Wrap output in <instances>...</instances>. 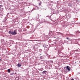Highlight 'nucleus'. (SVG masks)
<instances>
[{"label": "nucleus", "instance_id": "1", "mask_svg": "<svg viewBox=\"0 0 80 80\" xmlns=\"http://www.w3.org/2000/svg\"><path fill=\"white\" fill-rule=\"evenodd\" d=\"M16 31H17L16 30H14L13 32H12V34L14 35H16V34H17V32H16Z\"/></svg>", "mask_w": 80, "mask_h": 80}, {"label": "nucleus", "instance_id": "2", "mask_svg": "<svg viewBox=\"0 0 80 80\" xmlns=\"http://www.w3.org/2000/svg\"><path fill=\"white\" fill-rule=\"evenodd\" d=\"M17 66H18V68H20V67H21L22 66V65L21 64H20L18 63L17 64Z\"/></svg>", "mask_w": 80, "mask_h": 80}, {"label": "nucleus", "instance_id": "3", "mask_svg": "<svg viewBox=\"0 0 80 80\" xmlns=\"http://www.w3.org/2000/svg\"><path fill=\"white\" fill-rule=\"evenodd\" d=\"M67 69H68V71H70V69L69 68V67L68 66H67Z\"/></svg>", "mask_w": 80, "mask_h": 80}, {"label": "nucleus", "instance_id": "4", "mask_svg": "<svg viewBox=\"0 0 80 80\" xmlns=\"http://www.w3.org/2000/svg\"><path fill=\"white\" fill-rule=\"evenodd\" d=\"M43 47L44 48H47V45L45 44H44L43 45Z\"/></svg>", "mask_w": 80, "mask_h": 80}, {"label": "nucleus", "instance_id": "5", "mask_svg": "<svg viewBox=\"0 0 80 80\" xmlns=\"http://www.w3.org/2000/svg\"><path fill=\"white\" fill-rule=\"evenodd\" d=\"M8 73H10L11 72V69H9L8 70Z\"/></svg>", "mask_w": 80, "mask_h": 80}, {"label": "nucleus", "instance_id": "6", "mask_svg": "<svg viewBox=\"0 0 80 80\" xmlns=\"http://www.w3.org/2000/svg\"><path fill=\"white\" fill-rule=\"evenodd\" d=\"M8 33H9V34H12V32L11 31H9L8 32Z\"/></svg>", "mask_w": 80, "mask_h": 80}, {"label": "nucleus", "instance_id": "7", "mask_svg": "<svg viewBox=\"0 0 80 80\" xmlns=\"http://www.w3.org/2000/svg\"><path fill=\"white\" fill-rule=\"evenodd\" d=\"M43 72H44V73H45V72H47V71H43Z\"/></svg>", "mask_w": 80, "mask_h": 80}, {"label": "nucleus", "instance_id": "8", "mask_svg": "<svg viewBox=\"0 0 80 80\" xmlns=\"http://www.w3.org/2000/svg\"><path fill=\"white\" fill-rule=\"evenodd\" d=\"M67 38V39H68V40H70V39L68 38Z\"/></svg>", "mask_w": 80, "mask_h": 80}, {"label": "nucleus", "instance_id": "9", "mask_svg": "<svg viewBox=\"0 0 80 80\" xmlns=\"http://www.w3.org/2000/svg\"><path fill=\"white\" fill-rule=\"evenodd\" d=\"M39 5H41V3H39Z\"/></svg>", "mask_w": 80, "mask_h": 80}, {"label": "nucleus", "instance_id": "10", "mask_svg": "<svg viewBox=\"0 0 80 80\" xmlns=\"http://www.w3.org/2000/svg\"><path fill=\"white\" fill-rule=\"evenodd\" d=\"M71 80H74L73 78H72V79H71Z\"/></svg>", "mask_w": 80, "mask_h": 80}, {"label": "nucleus", "instance_id": "11", "mask_svg": "<svg viewBox=\"0 0 80 80\" xmlns=\"http://www.w3.org/2000/svg\"><path fill=\"white\" fill-rule=\"evenodd\" d=\"M36 46H37V45H36Z\"/></svg>", "mask_w": 80, "mask_h": 80}, {"label": "nucleus", "instance_id": "12", "mask_svg": "<svg viewBox=\"0 0 80 80\" xmlns=\"http://www.w3.org/2000/svg\"><path fill=\"white\" fill-rule=\"evenodd\" d=\"M42 58V57H40V58Z\"/></svg>", "mask_w": 80, "mask_h": 80}]
</instances>
